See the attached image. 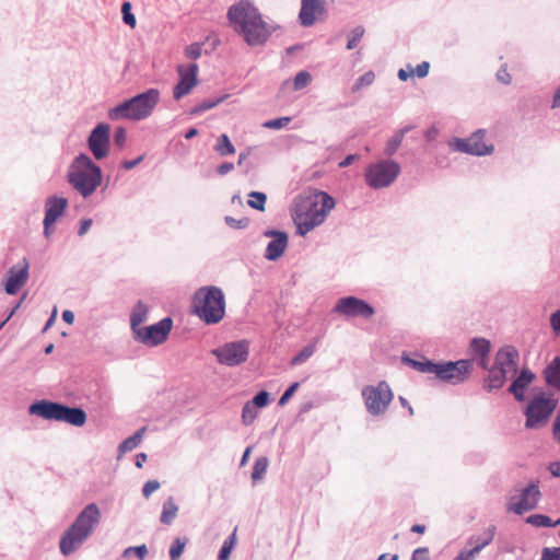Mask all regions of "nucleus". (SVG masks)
<instances>
[{
	"label": "nucleus",
	"mask_w": 560,
	"mask_h": 560,
	"mask_svg": "<svg viewBox=\"0 0 560 560\" xmlns=\"http://www.w3.org/2000/svg\"><path fill=\"white\" fill-rule=\"evenodd\" d=\"M228 20L234 32L252 47L265 45L271 34L280 28L279 24L265 21L259 10L248 0L231 5Z\"/></svg>",
	"instance_id": "1"
},
{
	"label": "nucleus",
	"mask_w": 560,
	"mask_h": 560,
	"mask_svg": "<svg viewBox=\"0 0 560 560\" xmlns=\"http://www.w3.org/2000/svg\"><path fill=\"white\" fill-rule=\"evenodd\" d=\"M402 362L421 373L434 374L441 382L458 385L466 382L472 372V360L460 359L457 361L434 362L429 359L415 360L402 357Z\"/></svg>",
	"instance_id": "2"
},
{
	"label": "nucleus",
	"mask_w": 560,
	"mask_h": 560,
	"mask_svg": "<svg viewBox=\"0 0 560 560\" xmlns=\"http://www.w3.org/2000/svg\"><path fill=\"white\" fill-rule=\"evenodd\" d=\"M100 522L101 511L97 504L90 503L85 505L62 534L59 541L60 552L67 557L77 551L92 535Z\"/></svg>",
	"instance_id": "3"
},
{
	"label": "nucleus",
	"mask_w": 560,
	"mask_h": 560,
	"mask_svg": "<svg viewBox=\"0 0 560 560\" xmlns=\"http://www.w3.org/2000/svg\"><path fill=\"white\" fill-rule=\"evenodd\" d=\"M225 295L217 285H205L197 289L191 298V314L206 325H217L225 316Z\"/></svg>",
	"instance_id": "4"
},
{
	"label": "nucleus",
	"mask_w": 560,
	"mask_h": 560,
	"mask_svg": "<svg viewBox=\"0 0 560 560\" xmlns=\"http://www.w3.org/2000/svg\"><path fill=\"white\" fill-rule=\"evenodd\" d=\"M101 167L86 154L79 153L71 162L67 180L83 198L90 197L102 184Z\"/></svg>",
	"instance_id": "5"
},
{
	"label": "nucleus",
	"mask_w": 560,
	"mask_h": 560,
	"mask_svg": "<svg viewBox=\"0 0 560 560\" xmlns=\"http://www.w3.org/2000/svg\"><path fill=\"white\" fill-rule=\"evenodd\" d=\"M28 413L45 420L66 422L82 427L86 422V412L81 407H70L62 402L47 399L36 400L28 406Z\"/></svg>",
	"instance_id": "6"
},
{
	"label": "nucleus",
	"mask_w": 560,
	"mask_h": 560,
	"mask_svg": "<svg viewBox=\"0 0 560 560\" xmlns=\"http://www.w3.org/2000/svg\"><path fill=\"white\" fill-rule=\"evenodd\" d=\"M400 165L394 160H383L370 164L365 170V182L373 189L390 186L400 174Z\"/></svg>",
	"instance_id": "7"
},
{
	"label": "nucleus",
	"mask_w": 560,
	"mask_h": 560,
	"mask_svg": "<svg viewBox=\"0 0 560 560\" xmlns=\"http://www.w3.org/2000/svg\"><path fill=\"white\" fill-rule=\"evenodd\" d=\"M557 402L553 397H546L544 392L536 395L525 408V428L532 430L544 425L556 409Z\"/></svg>",
	"instance_id": "8"
},
{
	"label": "nucleus",
	"mask_w": 560,
	"mask_h": 560,
	"mask_svg": "<svg viewBox=\"0 0 560 560\" xmlns=\"http://www.w3.org/2000/svg\"><path fill=\"white\" fill-rule=\"evenodd\" d=\"M335 205L336 201L329 194L319 190L303 202L299 212L311 222H315L316 226H318L325 221Z\"/></svg>",
	"instance_id": "9"
},
{
	"label": "nucleus",
	"mask_w": 560,
	"mask_h": 560,
	"mask_svg": "<svg viewBox=\"0 0 560 560\" xmlns=\"http://www.w3.org/2000/svg\"><path fill=\"white\" fill-rule=\"evenodd\" d=\"M366 410L372 416L385 413L390 401L393 400V392L385 381H381L376 386L368 385L362 389Z\"/></svg>",
	"instance_id": "10"
},
{
	"label": "nucleus",
	"mask_w": 560,
	"mask_h": 560,
	"mask_svg": "<svg viewBox=\"0 0 560 560\" xmlns=\"http://www.w3.org/2000/svg\"><path fill=\"white\" fill-rule=\"evenodd\" d=\"M218 362L226 366H237L249 355V342L245 339L225 342L212 350Z\"/></svg>",
	"instance_id": "11"
},
{
	"label": "nucleus",
	"mask_w": 560,
	"mask_h": 560,
	"mask_svg": "<svg viewBox=\"0 0 560 560\" xmlns=\"http://www.w3.org/2000/svg\"><path fill=\"white\" fill-rule=\"evenodd\" d=\"M172 328L173 318L167 316L156 324L143 326L139 330H136L133 338L144 346L155 347L162 345L167 339Z\"/></svg>",
	"instance_id": "12"
},
{
	"label": "nucleus",
	"mask_w": 560,
	"mask_h": 560,
	"mask_svg": "<svg viewBox=\"0 0 560 560\" xmlns=\"http://www.w3.org/2000/svg\"><path fill=\"white\" fill-rule=\"evenodd\" d=\"M332 312L346 317H362L365 319L375 314V310L370 303L353 295L340 298Z\"/></svg>",
	"instance_id": "13"
},
{
	"label": "nucleus",
	"mask_w": 560,
	"mask_h": 560,
	"mask_svg": "<svg viewBox=\"0 0 560 560\" xmlns=\"http://www.w3.org/2000/svg\"><path fill=\"white\" fill-rule=\"evenodd\" d=\"M88 148L95 160L105 159L110 149V127L106 122L97 124L88 137Z\"/></svg>",
	"instance_id": "14"
},
{
	"label": "nucleus",
	"mask_w": 560,
	"mask_h": 560,
	"mask_svg": "<svg viewBox=\"0 0 560 560\" xmlns=\"http://www.w3.org/2000/svg\"><path fill=\"white\" fill-rule=\"evenodd\" d=\"M540 499L541 492L539 489V481H532L528 486L522 489L517 498H511L509 510L513 511L517 515H522L525 512L536 509Z\"/></svg>",
	"instance_id": "15"
},
{
	"label": "nucleus",
	"mask_w": 560,
	"mask_h": 560,
	"mask_svg": "<svg viewBox=\"0 0 560 560\" xmlns=\"http://www.w3.org/2000/svg\"><path fill=\"white\" fill-rule=\"evenodd\" d=\"M30 278V262L23 257L18 265L9 268L4 281V291L9 295L16 294Z\"/></svg>",
	"instance_id": "16"
},
{
	"label": "nucleus",
	"mask_w": 560,
	"mask_h": 560,
	"mask_svg": "<svg viewBox=\"0 0 560 560\" xmlns=\"http://www.w3.org/2000/svg\"><path fill=\"white\" fill-rule=\"evenodd\" d=\"M133 98V108L136 112V121H140L149 117L154 107L156 106L160 92L156 89H149L142 93H139Z\"/></svg>",
	"instance_id": "17"
},
{
	"label": "nucleus",
	"mask_w": 560,
	"mask_h": 560,
	"mask_svg": "<svg viewBox=\"0 0 560 560\" xmlns=\"http://www.w3.org/2000/svg\"><path fill=\"white\" fill-rule=\"evenodd\" d=\"M198 69L199 67L196 62H191L186 67L177 66V74L179 77L177 82V100L187 95L197 84Z\"/></svg>",
	"instance_id": "18"
},
{
	"label": "nucleus",
	"mask_w": 560,
	"mask_h": 560,
	"mask_svg": "<svg viewBox=\"0 0 560 560\" xmlns=\"http://www.w3.org/2000/svg\"><path fill=\"white\" fill-rule=\"evenodd\" d=\"M324 13V0H301L299 22L303 27H311L315 24L317 16Z\"/></svg>",
	"instance_id": "19"
},
{
	"label": "nucleus",
	"mask_w": 560,
	"mask_h": 560,
	"mask_svg": "<svg viewBox=\"0 0 560 560\" xmlns=\"http://www.w3.org/2000/svg\"><path fill=\"white\" fill-rule=\"evenodd\" d=\"M518 359V350L512 345H505L497 351L493 364L504 369L508 373H516Z\"/></svg>",
	"instance_id": "20"
},
{
	"label": "nucleus",
	"mask_w": 560,
	"mask_h": 560,
	"mask_svg": "<svg viewBox=\"0 0 560 560\" xmlns=\"http://www.w3.org/2000/svg\"><path fill=\"white\" fill-rule=\"evenodd\" d=\"M535 374L528 369L524 368L520 374L512 381L508 388V392L514 396V398L522 402L525 400V389L534 381Z\"/></svg>",
	"instance_id": "21"
},
{
	"label": "nucleus",
	"mask_w": 560,
	"mask_h": 560,
	"mask_svg": "<svg viewBox=\"0 0 560 560\" xmlns=\"http://www.w3.org/2000/svg\"><path fill=\"white\" fill-rule=\"evenodd\" d=\"M497 533V526L495 525H489L481 534L479 535H471L467 544L472 546L470 550H466L469 556H471L474 559L475 557L487 546H489Z\"/></svg>",
	"instance_id": "22"
},
{
	"label": "nucleus",
	"mask_w": 560,
	"mask_h": 560,
	"mask_svg": "<svg viewBox=\"0 0 560 560\" xmlns=\"http://www.w3.org/2000/svg\"><path fill=\"white\" fill-rule=\"evenodd\" d=\"M68 207V199L59 196H49L45 201V217L50 221L57 222L62 217Z\"/></svg>",
	"instance_id": "23"
},
{
	"label": "nucleus",
	"mask_w": 560,
	"mask_h": 560,
	"mask_svg": "<svg viewBox=\"0 0 560 560\" xmlns=\"http://www.w3.org/2000/svg\"><path fill=\"white\" fill-rule=\"evenodd\" d=\"M288 244H289L288 233H284L280 236L276 237L275 240H271L267 244L264 257L270 261L278 260L285 252Z\"/></svg>",
	"instance_id": "24"
},
{
	"label": "nucleus",
	"mask_w": 560,
	"mask_h": 560,
	"mask_svg": "<svg viewBox=\"0 0 560 560\" xmlns=\"http://www.w3.org/2000/svg\"><path fill=\"white\" fill-rule=\"evenodd\" d=\"M108 118L113 121L129 119L136 121V112L133 108V98L130 97L119 103L118 105L112 107L108 110Z\"/></svg>",
	"instance_id": "25"
},
{
	"label": "nucleus",
	"mask_w": 560,
	"mask_h": 560,
	"mask_svg": "<svg viewBox=\"0 0 560 560\" xmlns=\"http://www.w3.org/2000/svg\"><path fill=\"white\" fill-rule=\"evenodd\" d=\"M508 372L494 364L489 369L488 376L483 380V388L487 392L500 389L504 386Z\"/></svg>",
	"instance_id": "26"
},
{
	"label": "nucleus",
	"mask_w": 560,
	"mask_h": 560,
	"mask_svg": "<svg viewBox=\"0 0 560 560\" xmlns=\"http://www.w3.org/2000/svg\"><path fill=\"white\" fill-rule=\"evenodd\" d=\"M485 131L482 129L477 130L469 137L470 154L476 156H483L493 152L492 144H486L483 142Z\"/></svg>",
	"instance_id": "27"
},
{
	"label": "nucleus",
	"mask_w": 560,
	"mask_h": 560,
	"mask_svg": "<svg viewBox=\"0 0 560 560\" xmlns=\"http://www.w3.org/2000/svg\"><path fill=\"white\" fill-rule=\"evenodd\" d=\"M544 378L549 386L560 390V357H555L544 369Z\"/></svg>",
	"instance_id": "28"
},
{
	"label": "nucleus",
	"mask_w": 560,
	"mask_h": 560,
	"mask_svg": "<svg viewBox=\"0 0 560 560\" xmlns=\"http://www.w3.org/2000/svg\"><path fill=\"white\" fill-rule=\"evenodd\" d=\"M149 315V307L147 304H144L142 301H138L137 304L133 306L132 312L130 314V327L132 330V334L136 332V330H139L142 326L141 324L147 320Z\"/></svg>",
	"instance_id": "29"
},
{
	"label": "nucleus",
	"mask_w": 560,
	"mask_h": 560,
	"mask_svg": "<svg viewBox=\"0 0 560 560\" xmlns=\"http://www.w3.org/2000/svg\"><path fill=\"white\" fill-rule=\"evenodd\" d=\"M413 127L408 125V126H405L402 128H400L399 130H397L393 137H390L386 143V147H385V154L387 156H393L398 148L400 147L402 140H404V137L406 136V133H408Z\"/></svg>",
	"instance_id": "30"
},
{
	"label": "nucleus",
	"mask_w": 560,
	"mask_h": 560,
	"mask_svg": "<svg viewBox=\"0 0 560 560\" xmlns=\"http://www.w3.org/2000/svg\"><path fill=\"white\" fill-rule=\"evenodd\" d=\"M469 350L476 357H489L491 343L482 337H474L469 342Z\"/></svg>",
	"instance_id": "31"
},
{
	"label": "nucleus",
	"mask_w": 560,
	"mask_h": 560,
	"mask_svg": "<svg viewBox=\"0 0 560 560\" xmlns=\"http://www.w3.org/2000/svg\"><path fill=\"white\" fill-rule=\"evenodd\" d=\"M144 431L145 428H141L138 431H136L131 436L124 440L118 446L119 453L125 454L127 452L135 450L141 443Z\"/></svg>",
	"instance_id": "32"
},
{
	"label": "nucleus",
	"mask_w": 560,
	"mask_h": 560,
	"mask_svg": "<svg viewBox=\"0 0 560 560\" xmlns=\"http://www.w3.org/2000/svg\"><path fill=\"white\" fill-rule=\"evenodd\" d=\"M213 149L221 156H228L235 153V147L226 133H222L218 137Z\"/></svg>",
	"instance_id": "33"
},
{
	"label": "nucleus",
	"mask_w": 560,
	"mask_h": 560,
	"mask_svg": "<svg viewBox=\"0 0 560 560\" xmlns=\"http://www.w3.org/2000/svg\"><path fill=\"white\" fill-rule=\"evenodd\" d=\"M526 523L536 527H556L560 525V518L552 521L545 514H532L526 518Z\"/></svg>",
	"instance_id": "34"
},
{
	"label": "nucleus",
	"mask_w": 560,
	"mask_h": 560,
	"mask_svg": "<svg viewBox=\"0 0 560 560\" xmlns=\"http://www.w3.org/2000/svg\"><path fill=\"white\" fill-rule=\"evenodd\" d=\"M315 343H308L302 348L290 361L292 366L301 365L306 362L315 352Z\"/></svg>",
	"instance_id": "35"
},
{
	"label": "nucleus",
	"mask_w": 560,
	"mask_h": 560,
	"mask_svg": "<svg viewBox=\"0 0 560 560\" xmlns=\"http://www.w3.org/2000/svg\"><path fill=\"white\" fill-rule=\"evenodd\" d=\"M293 219L296 224V233L301 236L306 235L314 228H316L315 222H311L307 218H304L300 212H296Z\"/></svg>",
	"instance_id": "36"
},
{
	"label": "nucleus",
	"mask_w": 560,
	"mask_h": 560,
	"mask_svg": "<svg viewBox=\"0 0 560 560\" xmlns=\"http://www.w3.org/2000/svg\"><path fill=\"white\" fill-rule=\"evenodd\" d=\"M248 201L247 205L258 211H265L266 208V201H267V195L261 191H250L248 194Z\"/></svg>",
	"instance_id": "37"
},
{
	"label": "nucleus",
	"mask_w": 560,
	"mask_h": 560,
	"mask_svg": "<svg viewBox=\"0 0 560 560\" xmlns=\"http://www.w3.org/2000/svg\"><path fill=\"white\" fill-rule=\"evenodd\" d=\"M268 464L269 460L266 456H260L256 458L252 471V479L254 482L260 480L264 477V475L267 471Z\"/></svg>",
	"instance_id": "38"
},
{
	"label": "nucleus",
	"mask_w": 560,
	"mask_h": 560,
	"mask_svg": "<svg viewBox=\"0 0 560 560\" xmlns=\"http://www.w3.org/2000/svg\"><path fill=\"white\" fill-rule=\"evenodd\" d=\"M225 97H226V95L220 96V97H215V98L205 100L201 103H199L196 106H194L190 109V114L191 115H198V114H201V113H203V112H206L208 109H211V108L215 107L217 105H219L221 102H223V100Z\"/></svg>",
	"instance_id": "39"
},
{
	"label": "nucleus",
	"mask_w": 560,
	"mask_h": 560,
	"mask_svg": "<svg viewBox=\"0 0 560 560\" xmlns=\"http://www.w3.org/2000/svg\"><path fill=\"white\" fill-rule=\"evenodd\" d=\"M235 542H236V528L224 540L223 545L221 546V548L219 550V555H218V560H228L232 549L234 548Z\"/></svg>",
	"instance_id": "40"
},
{
	"label": "nucleus",
	"mask_w": 560,
	"mask_h": 560,
	"mask_svg": "<svg viewBox=\"0 0 560 560\" xmlns=\"http://www.w3.org/2000/svg\"><path fill=\"white\" fill-rule=\"evenodd\" d=\"M258 416V408L250 401H246L242 408V422L244 425H250Z\"/></svg>",
	"instance_id": "41"
},
{
	"label": "nucleus",
	"mask_w": 560,
	"mask_h": 560,
	"mask_svg": "<svg viewBox=\"0 0 560 560\" xmlns=\"http://www.w3.org/2000/svg\"><path fill=\"white\" fill-rule=\"evenodd\" d=\"M175 517V502L173 497H170L164 503L163 512L161 514V522L163 524H171Z\"/></svg>",
	"instance_id": "42"
},
{
	"label": "nucleus",
	"mask_w": 560,
	"mask_h": 560,
	"mask_svg": "<svg viewBox=\"0 0 560 560\" xmlns=\"http://www.w3.org/2000/svg\"><path fill=\"white\" fill-rule=\"evenodd\" d=\"M312 81V75L308 71L302 70L298 72L293 79V90L300 91L306 88Z\"/></svg>",
	"instance_id": "43"
},
{
	"label": "nucleus",
	"mask_w": 560,
	"mask_h": 560,
	"mask_svg": "<svg viewBox=\"0 0 560 560\" xmlns=\"http://www.w3.org/2000/svg\"><path fill=\"white\" fill-rule=\"evenodd\" d=\"M364 33H365V30L362 25L355 26L350 32L349 39L347 43V49L348 50L354 49L358 46V44L360 43V40L362 39Z\"/></svg>",
	"instance_id": "44"
},
{
	"label": "nucleus",
	"mask_w": 560,
	"mask_h": 560,
	"mask_svg": "<svg viewBox=\"0 0 560 560\" xmlns=\"http://www.w3.org/2000/svg\"><path fill=\"white\" fill-rule=\"evenodd\" d=\"M375 80V74L373 71H366L362 75H360L355 83L352 85V92H358L363 86L371 85Z\"/></svg>",
	"instance_id": "45"
},
{
	"label": "nucleus",
	"mask_w": 560,
	"mask_h": 560,
	"mask_svg": "<svg viewBox=\"0 0 560 560\" xmlns=\"http://www.w3.org/2000/svg\"><path fill=\"white\" fill-rule=\"evenodd\" d=\"M450 147L453 151L470 154L469 138H454L453 141L450 142Z\"/></svg>",
	"instance_id": "46"
},
{
	"label": "nucleus",
	"mask_w": 560,
	"mask_h": 560,
	"mask_svg": "<svg viewBox=\"0 0 560 560\" xmlns=\"http://www.w3.org/2000/svg\"><path fill=\"white\" fill-rule=\"evenodd\" d=\"M224 222L228 226L236 230L246 229L249 225V219L247 217H243L241 219H235L231 215L224 217Z\"/></svg>",
	"instance_id": "47"
},
{
	"label": "nucleus",
	"mask_w": 560,
	"mask_h": 560,
	"mask_svg": "<svg viewBox=\"0 0 560 560\" xmlns=\"http://www.w3.org/2000/svg\"><path fill=\"white\" fill-rule=\"evenodd\" d=\"M249 401L258 409L265 408L270 402V394L267 390H259Z\"/></svg>",
	"instance_id": "48"
},
{
	"label": "nucleus",
	"mask_w": 560,
	"mask_h": 560,
	"mask_svg": "<svg viewBox=\"0 0 560 560\" xmlns=\"http://www.w3.org/2000/svg\"><path fill=\"white\" fill-rule=\"evenodd\" d=\"M122 20L125 24L135 27L136 25V16L131 13V4L130 2H124L121 5Z\"/></svg>",
	"instance_id": "49"
},
{
	"label": "nucleus",
	"mask_w": 560,
	"mask_h": 560,
	"mask_svg": "<svg viewBox=\"0 0 560 560\" xmlns=\"http://www.w3.org/2000/svg\"><path fill=\"white\" fill-rule=\"evenodd\" d=\"M300 387V383L299 382H294L292 383L284 392L283 394L281 395V397L279 398V401H278V405L280 407H283L284 405L288 404V401L291 399V397L294 395V393L298 390V388Z\"/></svg>",
	"instance_id": "50"
},
{
	"label": "nucleus",
	"mask_w": 560,
	"mask_h": 560,
	"mask_svg": "<svg viewBox=\"0 0 560 560\" xmlns=\"http://www.w3.org/2000/svg\"><path fill=\"white\" fill-rule=\"evenodd\" d=\"M290 121H291L290 117H279V118H276V119L267 120L264 124V127L268 128V129H276V130H278V129L284 128Z\"/></svg>",
	"instance_id": "51"
},
{
	"label": "nucleus",
	"mask_w": 560,
	"mask_h": 560,
	"mask_svg": "<svg viewBox=\"0 0 560 560\" xmlns=\"http://www.w3.org/2000/svg\"><path fill=\"white\" fill-rule=\"evenodd\" d=\"M540 560H560V547H545Z\"/></svg>",
	"instance_id": "52"
},
{
	"label": "nucleus",
	"mask_w": 560,
	"mask_h": 560,
	"mask_svg": "<svg viewBox=\"0 0 560 560\" xmlns=\"http://www.w3.org/2000/svg\"><path fill=\"white\" fill-rule=\"evenodd\" d=\"M202 52V44L200 43H192L191 45L187 46L185 49V55L187 58L196 60L201 56Z\"/></svg>",
	"instance_id": "53"
},
{
	"label": "nucleus",
	"mask_w": 560,
	"mask_h": 560,
	"mask_svg": "<svg viewBox=\"0 0 560 560\" xmlns=\"http://www.w3.org/2000/svg\"><path fill=\"white\" fill-rule=\"evenodd\" d=\"M114 143L118 148H124L127 140V131L124 127H117L114 132Z\"/></svg>",
	"instance_id": "54"
},
{
	"label": "nucleus",
	"mask_w": 560,
	"mask_h": 560,
	"mask_svg": "<svg viewBox=\"0 0 560 560\" xmlns=\"http://www.w3.org/2000/svg\"><path fill=\"white\" fill-rule=\"evenodd\" d=\"M131 552H133L139 559L142 560L148 553V548L145 545L129 547L125 550L124 553H125V556H128Z\"/></svg>",
	"instance_id": "55"
},
{
	"label": "nucleus",
	"mask_w": 560,
	"mask_h": 560,
	"mask_svg": "<svg viewBox=\"0 0 560 560\" xmlns=\"http://www.w3.org/2000/svg\"><path fill=\"white\" fill-rule=\"evenodd\" d=\"M160 488V482L156 480H149L142 488V494L144 498H149L155 490Z\"/></svg>",
	"instance_id": "56"
},
{
	"label": "nucleus",
	"mask_w": 560,
	"mask_h": 560,
	"mask_svg": "<svg viewBox=\"0 0 560 560\" xmlns=\"http://www.w3.org/2000/svg\"><path fill=\"white\" fill-rule=\"evenodd\" d=\"M430 70V63L428 61H422L421 63L417 65V67L413 69V74L418 78H424L428 75Z\"/></svg>",
	"instance_id": "57"
},
{
	"label": "nucleus",
	"mask_w": 560,
	"mask_h": 560,
	"mask_svg": "<svg viewBox=\"0 0 560 560\" xmlns=\"http://www.w3.org/2000/svg\"><path fill=\"white\" fill-rule=\"evenodd\" d=\"M550 326L555 334H560V308L550 315Z\"/></svg>",
	"instance_id": "58"
},
{
	"label": "nucleus",
	"mask_w": 560,
	"mask_h": 560,
	"mask_svg": "<svg viewBox=\"0 0 560 560\" xmlns=\"http://www.w3.org/2000/svg\"><path fill=\"white\" fill-rule=\"evenodd\" d=\"M411 558H416V560H429V549L427 547H419L413 550Z\"/></svg>",
	"instance_id": "59"
},
{
	"label": "nucleus",
	"mask_w": 560,
	"mask_h": 560,
	"mask_svg": "<svg viewBox=\"0 0 560 560\" xmlns=\"http://www.w3.org/2000/svg\"><path fill=\"white\" fill-rule=\"evenodd\" d=\"M497 79L503 84L511 83V74L508 72L505 67H501L497 72Z\"/></svg>",
	"instance_id": "60"
},
{
	"label": "nucleus",
	"mask_w": 560,
	"mask_h": 560,
	"mask_svg": "<svg viewBox=\"0 0 560 560\" xmlns=\"http://www.w3.org/2000/svg\"><path fill=\"white\" fill-rule=\"evenodd\" d=\"M144 156L143 155H140L133 160H125L121 162V167L124 170H131L133 167H136L137 165H139L142 161H143Z\"/></svg>",
	"instance_id": "61"
},
{
	"label": "nucleus",
	"mask_w": 560,
	"mask_h": 560,
	"mask_svg": "<svg viewBox=\"0 0 560 560\" xmlns=\"http://www.w3.org/2000/svg\"><path fill=\"white\" fill-rule=\"evenodd\" d=\"M92 219L90 218H86V219H82L80 221V228L78 230V235L79 236H83L86 234V232L90 230V228L92 226Z\"/></svg>",
	"instance_id": "62"
},
{
	"label": "nucleus",
	"mask_w": 560,
	"mask_h": 560,
	"mask_svg": "<svg viewBox=\"0 0 560 560\" xmlns=\"http://www.w3.org/2000/svg\"><path fill=\"white\" fill-rule=\"evenodd\" d=\"M234 170V164L231 162H223L217 167V173L221 176H224Z\"/></svg>",
	"instance_id": "63"
},
{
	"label": "nucleus",
	"mask_w": 560,
	"mask_h": 560,
	"mask_svg": "<svg viewBox=\"0 0 560 560\" xmlns=\"http://www.w3.org/2000/svg\"><path fill=\"white\" fill-rule=\"evenodd\" d=\"M552 434H553L555 441L560 444V410H559V413L557 415V417H556V419L553 421Z\"/></svg>",
	"instance_id": "64"
}]
</instances>
